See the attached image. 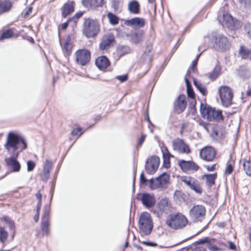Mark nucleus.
Returning <instances> with one entry per match:
<instances>
[{"mask_svg": "<svg viewBox=\"0 0 251 251\" xmlns=\"http://www.w3.org/2000/svg\"><path fill=\"white\" fill-rule=\"evenodd\" d=\"M4 148L11 156L5 158L4 160L7 166L13 172H18L21 169V165L17 158L19 152L27 148L26 141L24 138L15 132H9L7 135L6 141L4 145Z\"/></svg>", "mask_w": 251, "mask_h": 251, "instance_id": "1", "label": "nucleus"}, {"mask_svg": "<svg viewBox=\"0 0 251 251\" xmlns=\"http://www.w3.org/2000/svg\"><path fill=\"white\" fill-rule=\"evenodd\" d=\"M200 111L202 117L209 121H220L224 119L221 110L207 106L203 107L202 104H201Z\"/></svg>", "mask_w": 251, "mask_h": 251, "instance_id": "2", "label": "nucleus"}, {"mask_svg": "<svg viewBox=\"0 0 251 251\" xmlns=\"http://www.w3.org/2000/svg\"><path fill=\"white\" fill-rule=\"evenodd\" d=\"M188 223L187 218L180 213L170 215L167 221V225L175 229L184 228Z\"/></svg>", "mask_w": 251, "mask_h": 251, "instance_id": "3", "label": "nucleus"}, {"mask_svg": "<svg viewBox=\"0 0 251 251\" xmlns=\"http://www.w3.org/2000/svg\"><path fill=\"white\" fill-rule=\"evenodd\" d=\"M140 233L142 235L150 234L152 229L153 224L150 214L148 212L142 213L139 220Z\"/></svg>", "mask_w": 251, "mask_h": 251, "instance_id": "4", "label": "nucleus"}, {"mask_svg": "<svg viewBox=\"0 0 251 251\" xmlns=\"http://www.w3.org/2000/svg\"><path fill=\"white\" fill-rule=\"evenodd\" d=\"M100 31V26L97 21L87 19L85 21L83 26V33L88 38L93 37Z\"/></svg>", "mask_w": 251, "mask_h": 251, "instance_id": "5", "label": "nucleus"}, {"mask_svg": "<svg viewBox=\"0 0 251 251\" xmlns=\"http://www.w3.org/2000/svg\"><path fill=\"white\" fill-rule=\"evenodd\" d=\"M169 176L165 173H162L156 178L150 179L149 181V187L151 189L166 188L168 186Z\"/></svg>", "mask_w": 251, "mask_h": 251, "instance_id": "6", "label": "nucleus"}, {"mask_svg": "<svg viewBox=\"0 0 251 251\" xmlns=\"http://www.w3.org/2000/svg\"><path fill=\"white\" fill-rule=\"evenodd\" d=\"M206 209L202 205L194 206L189 211V218L194 222H201L205 217Z\"/></svg>", "mask_w": 251, "mask_h": 251, "instance_id": "7", "label": "nucleus"}, {"mask_svg": "<svg viewBox=\"0 0 251 251\" xmlns=\"http://www.w3.org/2000/svg\"><path fill=\"white\" fill-rule=\"evenodd\" d=\"M210 40L213 48L217 50H225L229 46L227 38L222 34H213Z\"/></svg>", "mask_w": 251, "mask_h": 251, "instance_id": "8", "label": "nucleus"}, {"mask_svg": "<svg viewBox=\"0 0 251 251\" xmlns=\"http://www.w3.org/2000/svg\"><path fill=\"white\" fill-rule=\"evenodd\" d=\"M219 96L222 105L228 107L231 105L233 97L231 89L228 86H222L219 88Z\"/></svg>", "mask_w": 251, "mask_h": 251, "instance_id": "9", "label": "nucleus"}, {"mask_svg": "<svg viewBox=\"0 0 251 251\" xmlns=\"http://www.w3.org/2000/svg\"><path fill=\"white\" fill-rule=\"evenodd\" d=\"M173 148L179 153L189 154L191 152L188 145L179 138L173 141Z\"/></svg>", "mask_w": 251, "mask_h": 251, "instance_id": "10", "label": "nucleus"}, {"mask_svg": "<svg viewBox=\"0 0 251 251\" xmlns=\"http://www.w3.org/2000/svg\"><path fill=\"white\" fill-rule=\"evenodd\" d=\"M159 158L156 156H152L146 161L145 169L149 174H153L158 169Z\"/></svg>", "mask_w": 251, "mask_h": 251, "instance_id": "11", "label": "nucleus"}, {"mask_svg": "<svg viewBox=\"0 0 251 251\" xmlns=\"http://www.w3.org/2000/svg\"><path fill=\"white\" fill-rule=\"evenodd\" d=\"M75 56L77 63L83 66L87 64L91 58L90 52L85 49L77 50Z\"/></svg>", "mask_w": 251, "mask_h": 251, "instance_id": "12", "label": "nucleus"}, {"mask_svg": "<svg viewBox=\"0 0 251 251\" xmlns=\"http://www.w3.org/2000/svg\"><path fill=\"white\" fill-rule=\"evenodd\" d=\"M187 101L186 97L184 95H180L174 103V109L177 114L183 112L186 108Z\"/></svg>", "mask_w": 251, "mask_h": 251, "instance_id": "13", "label": "nucleus"}, {"mask_svg": "<svg viewBox=\"0 0 251 251\" xmlns=\"http://www.w3.org/2000/svg\"><path fill=\"white\" fill-rule=\"evenodd\" d=\"M216 155L214 149L211 147L207 146L202 148L200 151V157L206 161H212Z\"/></svg>", "mask_w": 251, "mask_h": 251, "instance_id": "14", "label": "nucleus"}, {"mask_svg": "<svg viewBox=\"0 0 251 251\" xmlns=\"http://www.w3.org/2000/svg\"><path fill=\"white\" fill-rule=\"evenodd\" d=\"M178 164L181 169L184 172L189 171H197L199 166L192 161H185L184 160H178Z\"/></svg>", "mask_w": 251, "mask_h": 251, "instance_id": "15", "label": "nucleus"}, {"mask_svg": "<svg viewBox=\"0 0 251 251\" xmlns=\"http://www.w3.org/2000/svg\"><path fill=\"white\" fill-rule=\"evenodd\" d=\"M181 180L196 193L199 194L201 193V188L199 186L198 181L194 178L189 176H183L181 178Z\"/></svg>", "mask_w": 251, "mask_h": 251, "instance_id": "16", "label": "nucleus"}, {"mask_svg": "<svg viewBox=\"0 0 251 251\" xmlns=\"http://www.w3.org/2000/svg\"><path fill=\"white\" fill-rule=\"evenodd\" d=\"M142 204L146 207L151 208L155 204V199L153 194L145 193L142 194L140 198Z\"/></svg>", "mask_w": 251, "mask_h": 251, "instance_id": "17", "label": "nucleus"}, {"mask_svg": "<svg viewBox=\"0 0 251 251\" xmlns=\"http://www.w3.org/2000/svg\"><path fill=\"white\" fill-rule=\"evenodd\" d=\"M125 24L130 26L136 29L143 27L145 25V20L143 18L135 17L126 20Z\"/></svg>", "mask_w": 251, "mask_h": 251, "instance_id": "18", "label": "nucleus"}, {"mask_svg": "<svg viewBox=\"0 0 251 251\" xmlns=\"http://www.w3.org/2000/svg\"><path fill=\"white\" fill-rule=\"evenodd\" d=\"M114 41V37L113 35H105L101 39L100 44V48L101 50H105L108 48L111 44Z\"/></svg>", "mask_w": 251, "mask_h": 251, "instance_id": "19", "label": "nucleus"}, {"mask_svg": "<svg viewBox=\"0 0 251 251\" xmlns=\"http://www.w3.org/2000/svg\"><path fill=\"white\" fill-rule=\"evenodd\" d=\"M75 3L73 1H68L66 2L61 8L62 17L66 18L68 15L74 11Z\"/></svg>", "mask_w": 251, "mask_h": 251, "instance_id": "20", "label": "nucleus"}, {"mask_svg": "<svg viewBox=\"0 0 251 251\" xmlns=\"http://www.w3.org/2000/svg\"><path fill=\"white\" fill-rule=\"evenodd\" d=\"M95 64L99 69L102 70L109 66L110 62L106 57L102 56L96 60Z\"/></svg>", "mask_w": 251, "mask_h": 251, "instance_id": "21", "label": "nucleus"}, {"mask_svg": "<svg viewBox=\"0 0 251 251\" xmlns=\"http://www.w3.org/2000/svg\"><path fill=\"white\" fill-rule=\"evenodd\" d=\"M60 44L62 47V51L64 55L65 56L70 55L71 54L72 49L73 48L71 38L69 37H68L63 45H62L60 41Z\"/></svg>", "mask_w": 251, "mask_h": 251, "instance_id": "22", "label": "nucleus"}, {"mask_svg": "<svg viewBox=\"0 0 251 251\" xmlns=\"http://www.w3.org/2000/svg\"><path fill=\"white\" fill-rule=\"evenodd\" d=\"M84 6L87 8L101 7L103 5V0L98 1V0H82Z\"/></svg>", "mask_w": 251, "mask_h": 251, "instance_id": "23", "label": "nucleus"}, {"mask_svg": "<svg viewBox=\"0 0 251 251\" xmlns=\"http://www.w3.org/2000/svg\"><path fill=\"white\" fill-rule=\"evenodd\" d=\"M222 24L229 28H232L234 26V19L230 14L224 13L223 15Z\"/></svg>", "mask_w": 251, "mask_h": 251, "instance_id": "24", "label": "nucleus"}, {"mask_svg": "<svg viewBox=\"0 0 251 251\" xmlns=\"http://www.w3.org/2000/svg\"><path fill=\"white\" fill-rule=\"evenodd\" d=\"M222 71L221 66L218 63L216 65L213 71L207 74L206 75L208 78L211 81L215 80L221 75Z\"/></svg>", "mask_w": 251, "mask_h": 251, "instance_id": "25", "label": "nucleus"}, {"mask_svg": "<svg viewBox=\"0 0 251 251\" xmlns=\"http://www.w3.org/2000/svg\"><path fill=\"white\" fill-rule=\"evenodd\" d=\"M144 31L140 30L131 34V41L134 44H139L144 40Z\"/></svg>", "mask_w": 251, "mask_h": 251, "instance_id": "26", "label": "nucleus"}, {"mask_svg": "<svg viewBox=\"0 0 251 251\" xmlns=\"http://www.w3.org/2000/svg\"><path fill=\"white\" fill-rule=\"evenodd\" d=\"M128 10L132 14H137L140 12V5L135 0L130 1L128 4Z\"/></svg>", "mask_w": 251, "mask_h": 251, "instance_id": "27", "label": "nucleus"}, {"mask_svg": "<svg viewBox=\"0 0 251 251\" xmlns=\"http://www.w3.org/2000/svg\"><path fill=\"white\" fill-rule=\"evenodd\" d=\"M158 209L162 212L168 213L170 209L168 199L167 198L161 200L158 203Z\"/></svg>", "mask_w": 251, "mask_h": 251, "instance_id": "28", "label": "nucleus"}, {"mask_svg": "<svg viewBox=\"0 0 251 251\" xmlns=\"http://www.w3.org/2000/svg\"><path fill=\"white\" fill-rule=\"evenodd\" d=\"M190 71L188 70L185 76V81L187 86V93L188 97L191 99H194L195 97L194 92L191 87L188 77L189 76Z\"/></svg>", "mask_w": 251, "mask_h": 251, "instance_id": "29", "label": "nucleus"}, {"mask_svg": "<svg viewBox=\"0 0 251 251\" xmlns=\"http://www.w3.org/2000/svg\"><path fill=\"white\" fill-rule=\"evenodd\" d=\"M152 49V46L148 45L146 47V50L143 54L144 61L149 63L151 61Z\"/></svg>", "mask_w": 251, "mask_h": 251, "instance_id": "30", "label": "nucleus"}, {"mask_svg": "<svg viewBox=\"0 0 251 251\" xmlns=\"http://www.w3.org/2000/svg\"><path fill=\"white\" fill-rule=\"evenodd\" d=\"M240 163L242 164L246 174L248 176H251V162L250 159H242L240 160Z\"/></svg>", "mask_w": 251, "mask_h": 251, "instance_id": "31", "label": "nucleus"}, {"mask_svg": "<svg viewBox=\"0 0 251 251\" xmlns=\"http://www.w3.org/2000/svg\"><path fill=\"white\" fill-rule=\"evenodd\" d=\"M217 173L213 174H205L202 176V178L205 179V183L208 187H211L215 184V181Z\"/></svg>", "mask_w": 251, "mask_h": 251, "instance_id": "32", "label": "nucleus"}, {"mask_svg": "<svg viewBox=\"0 0 251 251\" xmlns=\"http://www.w3.org/2000/svg\"><path fill=\"white\" fill-rule=\"evenodd\" d=\"M11 6L12 4L9 0H0V14L9 11Z\"/></svg>", "mask_w": 251, "mask_h": 251, "instance_id": "33", "label": "nucleus"}, {"mask_svg": "<svg viewBox=\"0 0 251 251\" xmlns=\"http://www.w3.org/2000/svg\"><path fill=\"white\" fill-rule=\"evenodd\" d=\"M194 84L199 91L203 95H206L207 93L206 89L200 82L198 81L195 78H193Z\"/></svg>", "mask_w": 251, "mask_h": 251, "instance_id": "34", "label": "nucleus"}, {"mask_svg": "<svg viewBox=\"0 0 251 251\" xmlns=\"http://www.w3.org/2000/svg\"><path fill=\"white\" fill-rule=\"evenodd\" d=\"M50 221H42L41 222V229L43 234L48 235L50 232Z\"/></svg>", "mask_w": 251, "mask_h": 251, "instance_id": "35", "label": "nucleus"}, {"mask_svg": "<svg viewBox=\"0 0 251 251\" xmlns=\"http://www.w3.org/2000/svg\"><path fill=\"white\" fill-rule=\"evenodd\" d=\"M239 53L242 58L246 59L248 58H250L251 55V50L246 49L243 48L242 46L240 47V49L239 50Z\"/></svg>", "mask_w": 251, "mask_h": 251, "instance_id": "36", "label": "nucleus"}, {"mask_svg": "<svg viewBox=\"0 0 251 251\" xmlns=\"http://www.w3.org/2000/svg\"><path fill=\"white\" fill-rule=\"evenodd\" d=\"M130 51V48L127 46H119L117 48V52L121 55L129 53Z\"/></svg>", "mask_w": 251, "mask_h": 251, "instance_id": "37", "label": "nucleus"}, {"mask_svg": "<svg viewBox=\"0 0 251 251\" xmlns=\"http://www.w3.org/2000/svg\"><path fill=\"white\" fill-rule=\"evenodd\" d=\"M50 207L48 205H45L43 209L42 221H50Z\"/></svg>", "mask_w": 251, "mask_h": 251, "instance_id": "38", "label": "nucleus"}, {"mask_svg": "<svg viewBox=\"0 0 251 251\" xmlns=\"http://www.w3.org/2000/svg\"><path fill=\"white\" fill-rule=\"evenodd\" d=\"M107 17L109 19V22L113 25H116L119 23L118 18L112 13L107 14Z\"/></svg>", "mask_w": 251, "mask_h": 251, "instance_id": "39", "label": "nucleus"}, {"mask_svg": "<svg viewBox=\"0 0 251 251\" xmlns=\"http://www.w3.org/2000/svg\"><path fill=\"white\" fill-rule=\"evenodd\" d=\"M52 166V161L50 158H47L43 164V170L50 171Z\"/></svg>", "mask_w": 251, "mask_h": 251, "instance_id": "40", "label": "nucleus"}, {"mask_svg": "<svg viewBox=\"0 0 251 251\" xmlns=\"http://www.w3.org/2000/svg\"><path fill=\"white\" fill-rule=\"evenodd\" d=\"M13 31L10 29H7L4 31L0 36V41L4 39H8L12 36Z\"/></svg>", "mask_w": 251, "mask_h": 251, "instance_id": "41", "label": "nucleus"}, {"mask_svg": "<svg viewBox=\"0 0 251 251\" xmlns=\"http://www.w3.org/2000/svg\"><path fill=\"white\" fill-rule=\"evenodd\" d=\"M8 233L5 231L4 228L2 227H0V241L3 243L7 238Z\"/></svg>", "mask_w": 251, "mask_h": 251, "instance_id": "42", "label": "nucleus"}, {"mask_svg": "<svg viewBox=\"0 0 251 251\" xmlns=\"http://www.w3.org/2000/svg\"><path fill=\"white\" fill-rule=\"evenodd\" d=\"M50 173V171L43 170L42 173L41 175V179L43 181L46 182L49 178Z\"/></svg>", "mask_w": 251, "mask_h": 251, "instance_id": "43", "label": "nucleus"}, {"mask_svg": "<svg viewBox=\"0 0 251 251\" xmlns=\"http://www.w3.org/2000/svg\"><path fill=\"white\" fill-rule=\"evenodd\" d=\"M2 220L8 225L10 229H13L14 226V224L13 221L11 220L9 217L6 216L3 217Z\"/></svg>", "mask_w": 251, "mask_h": 251, "instance_id": "44", "label": "nucleus"}, {"mask_svg": "<svg viewBox=\"0 0 251 251\" xmlns=\"http://www.w3.org/2000/svg\"><path fill=\"white\" fill-rule=\"evenodd\" d=\"M122 0H112V7L115 11L119 9Z\"/></svg>", "mask_w": 251, "mask_h": 251, "instance_id": "45", "label": "nucleus"}, {"mask_svg": "<svg viewBox=\"0 0 251 251\" xmlns=\"http://www.w3.org/2000/svg\"><path fill=\"white\" fill-rule=\"evenodd\" d=\"M82 134V129L80 127L74 128L71 132L73 136H80Z\"/></svg>", "mask_w": 251, "mask_h": 251, "instance_id": "46", "label": "nucleus"}, {"mask_svg": "<svg viewBox=\"0 0 251 251\" xmlns=\"http://www.w3.org/2000/svg\"><path fill=\"white\" fill-rule=\"evenodd\" d=\"M35 164L31 160H28L27 162V171L28 172H31L35 168Z\"/></svg>", "mask_w": 251, "mask_h": 251, "instance_id": "47", "label": "nucleus"}, {"mask_svg": "<svg viewBox=\"0 0 251 251\" xmlns=\"http://www.w3.org/2000/svg\"><path fill=\"white\" fill-rule=\"evenodd\" d=\"M201 54V53H200L199 54L197 55L196 58L194 60H193V61L192 62V68H191V69H192V70L193 72H195L197 71L196 66L198 63V58L200 56Z\"/></svg>", "mask_w": 251, "mask_h": 251, "instance_id": "48", "label": "nucleus"}, {"mask_svg": "<svg viewBox=\"0 0 251 251\" xmlns=\"http://www.w3.org/2000/svg\"><path fill=\"white\" fill-rule=\"evenodd\" d=\"M245 29L247 32L248 36L251 39V24L248 23L245 26Z\"/></svg>", "mask_w": 251, "mask_h": 251, "instance_id": "49", "label": "nucleus"}, {"mask_svg": "<svg viewBox=\"0 0 251 251\" xmlns=\"http://www.w3.org/2000/svg\"><path fill=\"white\" fill-rule=\"evenodd\" d=\"M115 78L119 80L120 82H123L127 80V75H117L115 77Z\"/></svg>", "mask_w": 251, "mask_h": 251, "instance_id": "50", "label": "nucleus"}, {"mask_svg": "<svg viewBox=\"0 0 251 251\" xmlns=\"http://www.w3.org/2000/svg\"><path fill=\"white\" fill-rule=\"evenodd\" d=\"M203 166L208 171H214L216 170V164L212 165H204Z\"/></svg>", "mask_w": 251, "mask_h": 251, "instance_id": "51", "label": "nucleus"}, {"mask_svg": "<svg viewBox=\"0 0 251 251\" xmlns=\"http://www.w3.org/2000/svg\"><path fill=\"white\" fill-rule=\"evenodd\" d=\"M233 171V166L231 164H229L227 165L226 171L225 173L227 175H230Z\"/></svg>", "mask_w": 251, "mask_h": 251, "instance_id": "52", "label": "nucleus"}, {"mask_svg": "<svg viewBox=\"0 0 251 251\" xmlns=\"http://www.w3.org/2000/svg\"><path fill=\"white\" fill-rule=\"evenodd\" d=\"M146 137V135L145 134H141V137L139 140L138 143V145H137L138 147H140L142 146V144L143 143V142H144V141L145 140Z\"/></svg>", "mask_w": 251, "mask_h": 251, "instance_id": "53", "label": "nucleus"}, {"mask_svg": "<svg viewBox=\"0 0 251 251\" xmlns=\"http://www.w3.org/2000/svg\"><path fill=\"white\" fill-rule=\"evenodd\" d=\"M227 243L228 244V248L230 250L234 251H237V247L234 243L231 241H228L227 242Z\"/></svg>", "mask_w": 251, "mask_h": 251, "instance_id": "54", "label": "nucleus"}, {"mask_svg": "<svg viewBox=\"0 0 251 251\" xmlns=\"http://www.w3.org/2000/svg\"><path fill=\"white\" fill-rule=\"evenodd\" d=\"M149 180L146 178L143 173L140 175V183L141 184H145L147 182H149Z\"/></svg>", "mask_w": 251, "mask_h": 251, "instance_id": "55", "label": "nucleus"}, {"mask_svg": "<svg viewBox=\"0 0 251 251\" xmlns=\"http://www.w3.org/2000/svg\"><path fill=\"white\" fill-rule=\"evenodd\" d=\"M141 243L144 245L151 247H155L157 246L156 243L150 241H142Z\"/></svg>", "mask_w": 251, "mask_h": 251, "instance_id": "56", "label": "nucleus"}, {"mask_svg": "<svg viewBox=\"0 0 251 251\" xmlns=\"http://www.w3.org/2000/svg\"><path fill=\"white\" fill-rule=\"evenodd\" d=\"M197 122L200 126H203L205 128H206L208 124L204 122L202 120L199 119L197 121Z\"/></svg>", "mask_w": 251, "mask_h": 251, "instance_id": "57", "label": "nucleus"}, {"mask_svg": "<svg viewBox=\"0 0 251 251\" xmlns=\"http://www.w3.org/2000/svg\"><path fill=\"white\" fill-rule=\"evenodd\" d=\"M82 15H83V12H79L76 13L72 18L70 19V20L77 19L79 18H80Z\"/></svg>", "mask_w": 251, "mask_h": 251, "instance_id": "58", "label": "nucleus"}, {"mask_svg": "<svg viewBox=\"0 0 251 251\" xmlns=\"http://www.w3.org/2000/svg\"><path fill=\"white\" fill-rule=\"evenodd\" d=\"M208 248L212 251H217L220 250V249L218 247L212 245L209 246Z\"/></svg>", "mask_w": 251, "mask_h": 251, "instance_id": "59", "label": "nucleus"}, {"mask_svg": "<svg viewBox=\"0 0 251 251\" xmlns=\"http://www.w3.org/2000/svg\"><path fill=\"white\" fill-rule=\"evenodd\" d=\"M32 8L31 7H29L28 8V9L27 10V11L25 13L24 17L25 18H26L27 16H28L30 14V13H31V12H32Z\"/></svg>", "mask_w": 251, "mask_h": 251, "instance_id": "60", "label": "nucleus"}, {"mask_svg": "<svg viewBox=\"0 0 251 251\" xmlns=\"http://www.w3.org/2000/svg\"><path fill=\"white\" fill-rule=\"evenodd\" d=\"M70 21H71L70 19L69 20H68L67 22H65V23L63 24V25H62V29L64 30V29L67 28V27L68 26L69 22Z\"/></svg>", "mask_w": 251, "mask_h": 251, "instance_id": "61", "label": "nucleus"}, {"mask_svg": "<svg viewBox=\"0 0 251 251\" xmlns=\"http://www.w3.org/2000/svg\"><path fill=\"white\" fill-rule=\"evenodd\" d=\"M39 213L36 212V213L35 214L33 217V219L34 221L37 223L39 221Z\"/></svg>", "mask_w": 251, "mask_h": 251, "instance_id": "62", "label": "nucleus"}, {"mask_svg": "<svg viewBox=\"0 0 251 251\" xmlns=\"http://www.w3.org/2000/svg\"><path fill=\"white\" fill-rule=\"evenodd\" d=\"M41 204L42 202H41V201H38L36 207V212L39 213L41 207Z\"/></svg>", "mask_w": 251, "mask_h": 251, "instance_id": "63", "label": "nucleus"}, {"mask_svg": "<svg viewBox=\"0 0 251 251\" xmlns=\"http://www.w3.org/2000/svg\"><path fill=\"white\" fill-rule=\"evenodd\" d=\"M36 197L38 199V201H41V202H42V195L40 193H37L36 194Z\"/></svg>", "mask_w": 251, "mask_h": 251, "instance_id": "64", "label": "nucleus"}]
</instances>
